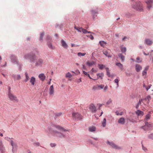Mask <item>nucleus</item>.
Instances as JSON below:
<instances>
[{
    "instance_id": "f257e3e1",
    "label": "nucleus",
    "mask_w": 153,
    "mask_h": 153,
    "mask_svg": "<svg viewBox=\"0 0 153 153\" xmlns=\"http://www.w3.org/2000/svg\"><path fill=\"white\" fill-rule=\"evenodd\" d=\"M133 8L140 12L143 11V4L140 2H137L134 3L132 5Z\"/></svg>"
},
{
    "instance_id": "f03ea898",
    "label": "nucleus",
    "mask_w": 153,
    "mask_h": 153,
    "mask_svg": "<svg viewBox=\"0 0 153 153\" xmlns=\"http://www.w3.org/2000/svg\"><path fill=\"white\" fill-rule=\"evenodd\" d=\"M8 96L10 100L13 102H18L19 100L17 97L11 93L10 91L8 92Z\"/></svg>"
},
{
    "instance_id": "7ed1b4c3",
    "label": "nucleus",
    "mask_w": 153,
    "mask_h": 153,
    "mask_svg": "<svg viewBox=\"0 0 153 153\" xmlns=\"http://www.w3.org/2000/svg\"><path fill=\"white\" fill-rule=\"evenodd\" d=\"M48 130L51 133L56 134V136L60 138H63L65 137V135L60 133L59 132L56 131L54 130L51 128H49Z\"/></svg>"
},
{
    "instance_id": "20e7f679",
    "label": "nucleus",
    "mask_w": 153,
    "mask_h": 153,
    "mask_svg": "<svg viewBox=\"0 0 153 153\" xmlns=\"http://www.w3.org/2000/svg\"><path fill=\"white\" fill-rule=\"evenodd\" d=\"M24 57L26 59H30L31 62H33L36 58V56L34 54H26Z\"/></svg>"
},
{
    "instance_id": "39448f33",
    "label": "nucleus",
    "mask_w": 153,
    "mask_h": 153,
    "mask_svg": "<svg viewBox=\"0 0 153 153\" xmlns=\"http://www.w3.org/2000/svg\"><path fill=\"white\" fill-rule=\"evenodd\" d=\"M72 116L74 119H77L78 120H81L82 117L79 113L74 112L72 114Z\"/></svg>"
},
{
    "instance_id": "423d86ee",
    "label": "nucleus",
    "mask_w": 153,
    "mask_h": 153,
    "mask_svg": "<svg viewBox=\"0 0 153 153\" xmlns=\"http://www.w3.org/2000/svg\"><path fill=\"white\" fill-rule=\"evenodd\" d=\"M89 108L93 113H94L96 111V107L94 104H91L89 106Z\"/></svg>"
},
{
    "instance_id": "0eeeda50",
    "label": "nucleus",
    "mask_w": 153,
    "mask_h": 153,
    "mask_svg": "<svg viewBox=\"0 0 153 153\" xmlns=\"http://www.w3.org/2000/svg\"><path fill=\"white\" fill-rule=\"evenodd\" d=\"M146 2L147 4V8L149 10L152 7V0H147Z\"/></svg>"
},
{
    "instance_id": "6e6552de",
    "label": "nucleus",
    "mask_w": 153,
    "mask_h": 153,
    "mask_svg": "<svg viewBox=\"0 0 153 153\" xmlns=\"http://www.w3.org/2000/svg\"><path fill=\"white\" fill-rule=\"evenodd\" d=\"M54 127L62 131H68L59 125H55L54 126Z\"/></svg>"
},
{
    "instance_id": "1a4fd4ad",
    "label": "nucleus",
    "mask_w": 153,
    "mask_h": 153,
    "mask_svg": "<svg viewBox=\"0 0 153 153\" xmlns=\"http://www.w3.org/2000/svg\"><path fill=\"white\" fill-rule=\"evenodd\" d=\"M5 150V148L3 144L2 141L0 139V151L1 152H4Z\"/></svg>"
},
{
    "instance_id": "9d476101",
    "label": "nucleus",
    "mask_w": 153,
    "mask_h": 153,
    "mask_svg": "<svg viewBox=\"0 0 153 153\" xmlns=\"http://www.w3.org/2000/svg\"><path fill=\"white\" fill-rule=\"evenodd\" d=\"M49 90V94L51 95H53L54 94V90L53 85L50 86Z\"/></svg>"
},
{
    "instance_id": "9b49d317",
    "label": "nucleus",
    "mask_w": 153,
    "mask_h": 153,
    "mask_svg": "<svg viewBox=\"0 0 153 153\" xmlns=\"http://www.w3.org/2000/svg\"><path fill=\"white\" fill-rule=\"evenodd\" d=\"M152 41L150 39L147 38L145 39L144 43L146 44L150 45L152 44Z\"/></svg>"
},
{
    "instance_id": "f8f14e48",
    "label": "nucleus",
    "mask_w": 153,
    "mask_h": 153,
    "mask_svg": "<svg viewBox=\"0 0 153 153\" xmlns=\"http://www.w3.org/2000/svg\"><path fill=\"white\" fill-rule=\"evenodd\" d=\"M108 143L110 146H111L113 148L115 149H120V147L117 146L116 145L112 142H108Z\"/></svg>"
},
{
    "instance_id": "ddd939ff",
    "label": "nucleus",
    "mask_w": 153,
    "mask_h": 153,
    "mask_svg": "<svg viewBox=\"0 0 153 153\" xmlns=\"http://www.w3.org/2000/svg\"><path fill=\"white\" fill-rule=\"evenodd\" d=\"M142 68L141 66L139 64H137L135 65V70L137 72H139L142 70Z\"/></svg>"
},
{
    "instance_id": "4468645a",
    "label": "nucleus",
    "mask_w": 153,
    "mask_h": 153,
    "mask_svg": "<svg viewBox=\"0 0 153 153\" xmlns=\"http://www.w3.org/2000/svg\"><path fill=\"white\" fill-rule=\"evenodd\" d=\"M43 62V60L42 59H40L36 61V64L37 66H41L42 65Z\"/></svg>"
},
{
    "instance_id": "2eb2a0df",
    "label": "nucleus",
    "mask_w": 153,
    "mask_h": 153,
    "mask_svg": "<svg viewBox=\"0 0 153 153\" xmlns=\"http://www.w3.org/2000/svg\"><path fill=\"white\" fill-rule=\"evenodd\" d=\"M103 53L106 56L108 57H111V56L110 55V53H109L108 51L106 50H104L103 51Z\"/></svg>"
},
{
    "instance_id": "dca6fc26",
    "label": "nucleus",
    "mask_w": 153,
    "mask_h": 153,
    "mask_svg": "<svg viewBox=\"0 0 153 153\" xmlns=\"http://www.w3.org/2000/svg\"><path fill=\"white\" fill-rule=\"evenodd\" d=\"M30 82L32 85H34L35 84V82H36L35 78L33 76L31 77L30 79Z\"/></svg>"
},
{
    "instance_id": "f3484780",
    "label": "nucleus",
    "mask_w": 153,
    "mask_h": 153,
    "mask_svg": "<svg viewBox=\"0 0 153 153\" xmlns=\"http://www.w3.org/2000/svg\"><path fill=\"white\" fill-rule=\"evenodd\" d=\"M88 128L90 132H94L96 130V127L94 126H91L89 127Z\"/></svg>"
},
{
    "instance_id": "a211bd4d",
    "label": "nucleus",
    "mask_w": 153,
    "mask_h": 153,
    "mask_svg": "<svg viewBox=\"0 0 153 153\" xmlns=\"http://www.w3.org/2000/svg\"><path fill=\"white\" fill-rule=\"evenodd\" d=\"M12 77H13L14 80H19L21 78V76L20 75H12Z\"/></svg>"
},
{
    "instance_id": "6ab92c4d",
    "label": "nucleus",
    "mask_w": 153,
    "mask_h": 153,
    "mask_svg": "<svg viewBox=\"0 0 153 153\" xmlns=\"http://www.w3.org/2000/svg\"><path fill=\"white\" fill-rule=\"evenodd\" d=\"M39 77L42 81H43L45 79V76L43 74H41L39 75Z\"/></svg>"
},
{
    "instance_id": "aec40b11",
    "label": "nucleus",
    "mask_w": 153,
    "mask_h": 153,
    "mask_svg": "<svg viewBox=\"0 0 153 153\" xmlns=\"http://www.w3.org/2000/svg\"><path fill=\"white\" fill-rule=\"evenodd\" d=\"M61 44L62 47L64 48H67L68 47V45L63 40H61Z\"/></svg>"
},
{
    "instance_id": "412c9836",
    "label": "nucleus",
    "mask_w": 153,
    "mask_h": 153,
    "mask_svg": "<svg viewBox=\"0 0 153 153\" xmlns=\"http://www.w3.org/2000/svg\"><path fill=\"white\" fill-rule=\"evenodd\" d=\"M125 122V119L123 117L120 118L118 121V123L122 125L124 124Z\"/></svg>"
},
{
    "instance_id": "4be33fe9",
    "label": "nucleus",
    "mask_w": 153,
    "mask_h": 153,
    "mask_svg": "<svg viewBox=\"0 0 153 153\" xmlns=\"http://www.w3.org/2000/svg\"><path fill=\"white\" fill-rule=\"evenodd\" d=\"M116 65L118 66L121 70H122L124 68L123 65L120 62L116 63Z\"/></svg>"
},
{
    "instance_id": "5701e85b",
    "label": "nucleus",
    "mask_w": 153,
    "mask_h": 153,
    "mask_svg": "<svg viewBox=\"0 0 153 153\" xmlns=\"http://www.w3.org/2000/svg\"><path fill=\"white\" fill-rule=\"evenodd\" d=\"M151 116V115L150 114V113H149L148 114H147L146 115V116L145 117V118L144 119L145 121H148L150 119Z\"/></svg>"
},
{
    "instance_id": "b1692460",
    "label": "nucleus",
    "mask_w": 153,
    "mask_h": 153,
    "mask_svg": "<svg viewBox=\"0 0 153 153\" xmlns=\"http://www.w3.org/2000/svg\"><path fill=\"white\" fill-rule=\"evenodd\" d=\"M11 58L12 61L13 62H16V63H17V59L16 56L12 55L11 56Z\"/></svg>"
},
{
    "instance_id": "393cba45",
    "label": "nucleus",
    "mask_w": 153,
    "mask_h": 153,
    "mask_svg": "<svg viewBox=\"0 0 153 153\" xmlns=\"http://www.w3.org/2000/svg\"><path fill=\"white\" fill-rule=\"evenodd\" d=\"M145 123V124L144 126H142L141 127L142 129H143L144 130L146 129L147 128V127H148L149 125L148 122H146Z\"/></svg>"
},
{
    "instance_id": "a878e982",
    "label": "nucleus",
    "mask_w": 153,
    "mask_h": 153,
    "mask_svg": "<svg viewBox=\"0 0 153 153\" xmlns=\"http://www.w3.org/2000/svg\"><path fill=\"white\" fill-rule=\"evenodd\" d=\"M99 44L101 47H103L106 45L107 43L104 41H100Z\"/></svg>"
},
{
    "instance_id": "bb28decb",
    "label": "nucleus",
    "mask_w": 153,
    "mask_h": 153,
    "mask_svg": "<svg viewBox=\"0 0 153 153\" xmlns=\"http://www.w3.org/2000/svg\"><path fill=\"white\" fill-rule=\"evenodd\" d=\"M136 114L138 116H142L143 114V112L140 110H138L136 111Z\"/></svg>"
},
{
    "instance_id": "cd10ccee",
    "label": "nucleus",
    "mask_w": 153,
    "mask_h": 153,
    "mask_svg": "<svg viewBox=\"0 0 153 153\" xmlns=\"http://www.w3.org/2000/svg\"><path fill=\"white\" fill-rule=\"evenodd\" d=\"M97 79H102L104 76V74L103 73L97 74Z\"/></svg>"
},
{
    "instance_id": "c85d7f7f",
    "label": "nucleus",
    "mask_w": 153,
    "mask_h": 153,
    "mask_svg": "<svg viewBox=\"0 0 153 153\" xmlns=\"http://www.w3.org/2000/svg\"><path fill=\"white\" fill-rule=\"evenodd\" d=\"M25 79L24 80V82H27L29 79V77L28 76V74L27 72H26L25 74Z\"/></svg>"
},
{
    "instance_id": "c756f323",
    "label": "nucleus",
    "mask_w": 153,
    "mask_h": 153,
    "mask_svg": "<svg viewBox=\"0 0 153 153\" xmlns=\"http://www.w3.org/2000/svg\"><path fill=\"white\" fill-rule=\"evenodd\" d=\"M104 86V85H97V86L96 87V89L99 90L102 89Z\"/></svg>"
},
{
    "instance_id": "7c9ffc66",
    "label": "nucleus",
    "mask_w": 153,
    "mask_h": 153,
    "mask_svg": "<svg viewBox=\"0 0 153 153\" xmlns=\"http://www.w3.org/2000/svg\"><path fill=\"white\" fill-rule=\"evenodd\" d=\"M94 62L93 61L91 62L88 61L86 62V64L89 67H91L94 64Z\"/></svg>"
},
{
    "instance_id": "2f4dec72",
    "label": "nucleus",
    "mask_w": 153,
    "mask_h": 153,
    "mask_svg": "<svg viewBox=\"0 0 153 153\" xmlns=\"http://www.w3.org/2000/svg\"><path fill=\"white\" fill-rule=\"evenodd\" d=\"M120 50L123 53H125L126 51V48L124 47H121L120 48Z\"/></svg>"
},
{
    "instance_id": "473e14b6",
    "label": "nucleus",
    "mask_w": 153,
    "mask_h": 153,
    "mask_svg": "<svg viewBox=\"0 0 153 153\" xmlns=\"http://www.w3.org/2000/svg\"><path fill=\"white\" fill-rule=\"evenodd\" d=\"M98 67L100 70H102L105 67V66L102 64H99L98 65Z\"/></svg>"
},
{
    "instance_id": "72a5a7b5",
    "label": "nucleus",
    "mask_w": 153,
    "mask_h": 153,
    "mask_svg": "<svg viewBox=\"0 0 153 153\" xmlns=\"http://www.w3.org/2000/svg\"><path fill=\"white\" fill-rule=\"evenodd\" d=\"M118 56L120 58L122 61H123L125 59V56L122 53H120Z\"/></svg>"
},
{
    "instance_id": "f704fd0d",
    "label": "nucleus",
    "mask_w": 153,
    "mask_h": 153,
    "mask_svg": "<svg viewBox=\"0 0 153 153\" xmlns=\"http://www.w3.org/2000/svg\"><path fill=\"white\" fill-rule=\"evenodd\" d=\"M74 28L75 29H76V30H77L78 32H81L82 30V28H80L79 27H77L75 26L74 27Z\"/></svg>"
},
{
    "instance_id": "c9c22d12",
    "label": "nucleus",
    "mask_w": 153,
    "mask_h": 153,
    "mask_svg": "<svg viewBox=\"0 0 153 153\" xmlns=\"http://www.w3.org/2000/svg\"><path fill=\"white\" fill-rule=\"evenodd\" d=\"M72 76V75L69 72L66 74L65 75V77L67 78H71Z\"/></svg>"
},
{
    "instance_id": "e433bc0d",
    "label": "nucleus",
    "mask_w": 153,
    "mask_h": 153,
    "mask_svg": "<svg viewBox=\"0 0 153 153\" xmlns=\"http://www.w3.org/2000/svg\"><path fill=\"white\" fill-rule=\"evenodd\" d=\"M83 74L85 75L88 76L90 79H93L90 76L89 74H88V73L84 71H82Z\"/></svg>"
},
{
    "instance_id": "4c0bfd02",
    "label": "nucleus",
    "mask_w": 153,
    "mask_h": 153,
    "mask_svg": "<svg viewBox=\"0 0 153 153\" xmlns=\"http://www.w3.org/2000/svg\"><path fill=\"white\" fill-rule=\"evenodd\" d=\"M86 54L85 53H81L80 52L78 53L77 55L78 56L81 57V56H85Z\"/></svg>"
},
{
    "instance_id": "58836bf2",
    "label": "nucleus",
    "mask_w": 153,
    "mask_h": 153,
    "mask_svg": "<svg viewBox=\"0 0 153 153\" xmlns=\"http://www.w3.org/2000/svg\"><path fill=\"white\" fill-rule=\"evenodd\" d=\"M106 125V120L105 118H104L102 123V126L103 127L105 126Z\"/></svg>"
},
{
    "instance_id": "ea45409f",
    "label": "nucleus",
    "mask_w": 153,
    "mask_h": 153,
    "mask_svg": "<svg viewBox=\"0 0 153 153\" xmlns=\"http://www.w3.org/2000/svg\"><path fill=\"white\" fill-rule=\"evenodd\" d=\"M105 69L107 72V75L108 76L110 77V73L109 71V69L108 68H106Z\"/></svg>"
},
{
    "instance_id": "a19ab883",
    "label": "nucleus",
    "mask_w": 153,
    "mask_h": 153,
    "mask_svg": "<svg viewBox=\"0 0 153 153\" xmlns=\"http://www.w3.org/2000/svg\"><path fill=\"white\" fill-rule=\"evenodd\" d=\"M44 35V33L43 32L40 34V40L42 41L43 40V37Z\"/></svg>"
},
{
    "instance_id": "79ce46f5",
    "label": "nucleus",
    "mask_w": 153,
    "mask_h": 153,
    "mask_svg": "<svg viewBox=\"0 0 153 153\" xmlns=\"http://www.w3.org/2000/svg\"><path fill=\"white\" fill-rule=\"evenodd\" d=\"M48 47L51 49H53L54 48L53 47L52 44L51 43H49L48 44Z\"/></svg>"
},
{
    "instance_id": "37998d69",
    "label": "nucleus",
    "mask_w": 153,
    "mask_h": 153,
    "mask_svg": "<svg viewBox=\"0 0 153 153\" xmlns=\"http://www.w3.org/2000/svg\"><path fill=\"white\" fill-rule=\"evenodd\" d=\"M108 87L107 85H106L103 90V92H105L108 91Z\"/></svg>"
},
{
    "instance_id": "c03bdc74",
    "label": "nucleus",
    "mask_w": 153,
    "mask_h": 153,
    "mask_svg": "<svg viewBox=\"0 0 153 153\" xmlns=\"http://www.w3.org/2000/svg\"><path fill=\"white\" fill-rule=\"evenodd\" d=\"M10 142L11 144L13 146V147L14 146H15V144L13 140H11L10 141Z\"/></svg>"
},
{
    "instance_id": "a18cd8bd",
    "label": "nucleus",
    "mask_w": 153,
    "mask_h": 153,
    "mask_svg": "<svg viewBox=\"0 0 153 153\" xmlns=\"http://www.w3.org/2000/svg\"><path fill=\"white\" fill-rule=\"evenodd\" d=\"M142 101V99H140V100H139V102H138V103L137 104V106L136 107V108H137L138 107V106L141 104V102Z\"/></svg>"
},
{
    "instance_id": "49530a36",
    "label": "nucleus",
    "mask_w": 153,
    "mask_h": 153,
    "mask_svg": "<svg viewBox=\"0 0 153 153\" xmlns=\"http://www.w3.org/2000/svg\"><path fill=\"white\" fill-rule=\"evenodd\" d=\"M137 62L138 63H139L141 62H142L141 60H140V58L139 57H138L137 58Z\"/></svg>"
},
{
    "instance_id": "de8ad7c7",
    "label": "nucleus",
    "mask_w": 153,
    "mask_h": 153,
    "mask_svg": "<svg viewBox=\"0 0 153 153\" xmlns=\"http://www.w3.org/2000/svg\"><path fill=\"white\" fill-rule=\"evenodd\" d=\"M82 32L84 33H86L88 32L87 31L86 29L82 28Z\"/></svg>"
},
{
    "instance_id": "09e8293b",
    "label": "nucleus",
    "mask_w": 153,
    "mask_h": 153,
    "mask_svg": "<svg viewBox=\"0 0 153 153\" xmlns=\"http://www.w3.org/2000/svg\"><path fill=\"white\" fill-rule=\"evenodd\" d=\"M147 73V70H146V69L145 70L143 71L142 72V75L144 76Z\"/></svg>"
},
{
    "instance_id": "8fccbe9b",
    "label": "nucleus",
    "mask_w": 153,
    "mask_h": 153,
    "mask_svg": "<svg viewBox=\"0 0 153 153\" xmlns=\"http://www.w3.org/2000/svg\"><path fill=\"white\" fill-rule=\"evenodd\" d=\"M150 85H149L147 87L146 85H144V87H145L146 88L147 91H148L150 88Z\"/></svg>"
},
{
    "instance_id": "3c124183",
    "label": "nucleus",
    "mask_w": 153,
    "mask_h": 153,
    "mask_svg": "<svg viewBox=\"0 0 153 153\" xmlns=\"http://www.w3.org/2000/svg\"><path fill=\"white\" fill-rule=\"evenodd\" d=\"M114 82H115L117 84V85L118 86V82H119V80L118 79H115L114 80Z\"/></svg>"
},
{
    "instance_id": "603ef678",
    "label": "nucleus",
    "mask_w": 153,
    "mask_h": 153,
    "mask_svg": "<svg viewBox=\"0 0 153 153\" xmlns=\"http://www.w3.org/2000/svg\"><path fill=\"white\" fill-rule=\"evenodd\" d=\"M149 137L151 139H153V134H152L149 135Z\"/></svg>"
},
{
    "instance_id": "864d4df0",
    "label": "nucleus",
    "mask_w": 153,
    "mask_h": 153,
    "mask_svg": "<svg viewBox=\"0 0 153 153\" xmlns=\"http://www.w3.org/2000/svg\"><path fill=\"white\" fill-rule=\"evenodd\" d=\"M95 58V53H93L92 54V59H94Z\"/></svg>"
},
{
    "instance_id": "5fc2aeb1",
    "label": "nucleus",
    "mask_w": 153,
    "mask_h": 153,
    "mask_svg": "<svg viewBox=\"0 0 153 153\" xmlns=\"http://www.w3.org/2000/svg\"><path fill=\"white\" fill-rule=\"evenodd\" d=\"M50 145L51 147H53L56 146V144L55 143H51Z\"/></svg>"
},
{
    "instance_id": "6e6d98bb",
    "label": "nucleus",
    "mask_w": 153,
    "mask_h": 153,
    "mask_svg": "<svg viewBox=\"0 0 153 153\" xmlns=\"http://www.w3.org/2000/svg\"><path fill=\"white\" fill-rule=\"evenodd\" d=\"M55 114H56V116H59L61 115L62 114V113H56Z\"/></svg>"
},
{
    "instance_id": "4d7b16f0",
    "label": "nucleus",
    "mask_w": 153,
    "mask_h": 153,
    "mask_svg": "<svg viewBox=\"0 0 153 153\" xmlns=\"http://www.w3.org/2000/svg\"><path fill=\"white\" fill-rule=\"evenodd\" d=\"M82 69L83 71V70H85L86 69V67L85 66V65H82Z\"/></svg>"
},
{
    "instance_id": "13d9d810",
    "label": "nucleus",
    "mask_w": 153,
    "mask_h": 153,
    "mask_svg": "<svg viewBox=\"0 0 153 153\" xmlns=\"http://www.w3.org/2000/svg\"><path fill=\"white\" fill-rule=\"evenodd\" d=\"M5 139L6 140H7L8 141H10V140H11L10 139L9 137H5Z\"/></svg>"
},
{
    "instance_id": "bf43d9fd",
    "label": "nucleus",
    "mask_w": 153,
    "mask_h": 153,
    "mask_svg": "<svg viewBox=\"0 0 153 153\" xmlns=\"http://www.w3.org/2000/svg\"><path fill=\"white\" fill-rule=\"evenodd\" d=\"M142 146L143 150L144 151H146L147 150V149L145 147L143 146V145Z\"/></svg>"
},
{
    "instance_id": "052dcab7",
    "label": "nucleus",
    "mask_w": 153,
    "mask_h": 153,
    "mask_svg": "<svg viewBox=\"0 0 153 153\" xmlns=\"http://www.w3.org/2000/svg\"><path fill=\"white\" fill-rule=\"evenodd\" d=\"M89 37L91 40H93L94 39L93 36L92 35H90L89 36Z\"/></svg>"
},
{
    "instance_id": "680f3d73",
    "label": "nucleus",
    "mask_w": 153,
    "mask_h": 153,
    "mask_svg": "<svg viewBox=\"0 0 153 153\" xmlns=\"http://www.w3.org/2000/svg\"><path fill=\"white\" fill-rule=\"evenodd\" d=\"M97 105H99V109H100V107H101L102 106V104H98Z\"/></svg>"
},
{
    "instance_id": "e2e57ef3",
    "label": "nucleus",
    "mask_w": 153,
    "mask_h": 153,
    "mask_svg": "<svg viewBox=\"0 0 153 153\" xmlns=\"http://www.w3.org/2000/svg\"><path fill=\"white\" fill-rule=\"evenodd\" d=\"M147 98L149 101V100H151V97L149 96H147Z\"/></svg>"
},
{
    "instance_id": "0e129e2a",
    "label": "nucleus",
    "mask_w": 153,
    "mask_h": 153,
    "mask_svg": "<svg viewBox=\"0 0 153 153\" xmlns=\"http://www.w3.org/2000/svg\"><path fill=\"white\" fill-rule=\"evenodd\" d=\"M95 13V11L94 10H92L91 11V14L92 15H94V14Z\"/></svg>"
},
{
    "instance_id": "69168bd1",
    "label": "nucleus",
    "mask_w": 153,
    "mask_h": 153,
    "mask_svg": "<svg viewBox=\"0 0 153 153\" xmlns=\"http://www.w3.org/2000/svg\"><path fill=\"white\" fill-rule=\"evenodd\" d=\"M35 144L37 146H39L40 145V143L39 142L36 143Z\"/></svg>"
},
{
    "instance_id": "338daca9",
    "label": "nucleus",
    "mask_w": 153,
    "mask_h": 153,
    "mask_svg": "<svg viewBox=\"0 0 153 153\" xmlns=\"http://www.w3.org/2000/svg\"><path fill=\"white\" fill-rule=\"evenodd\" d=\"M115 36L116 37H118L119 36V34L117 33H116L115 34Z\"/></svg>"
},
{
    "instance_id": "774afa93",
    "label": "nucleus",
    "mask_w": 153,
    "mask_h": 153,
    "mask_svg": "<svg viewBox=\"0 0 153 153\" xmlns=\"http://www.w3.org/2000/svg\"><path fill=\"white\" fill-rule=\"evenodd\" d=\"M115 113H116V115H119V113L117 111H116V112H115Z\"/></svg>"
}]
</instances>
